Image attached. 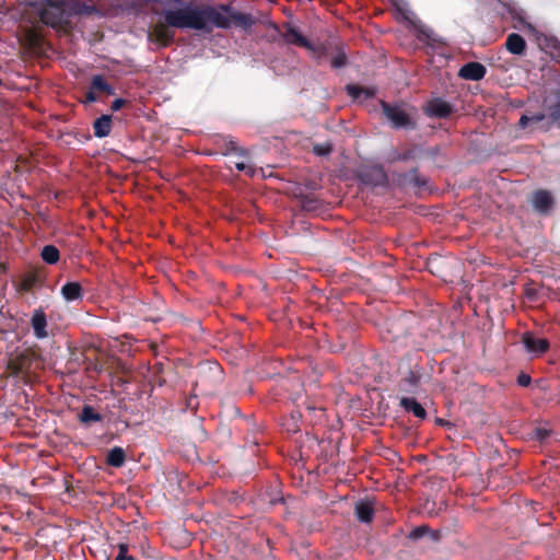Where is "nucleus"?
<instances>
[{
    "label": "nucleus",
    "mask_w": 560,
    "mask_h": 560,
    "mask_svg": "<svg viewBox=\"0 0 560 560\" xmlns=\"http://www.w3.org/2000/svg\"><path fill=\"white\" fill-rule=\"evenodd\" d=\"M158 14L164 19V23H156L150 36L162 46H168L174 40L170 27L211 33L214 28L228 30L232 25L249 31L256 23L252 14L235 11L230 4L223 3L194 5L184 1V4L165 8Z\"/></svg>",
    "instance_id": "f257e3e1"
},
{
    "label": "nucleus",
    "mask_w": 560,
    "mask_h": 560,
    "mask_svg": "<svg viewBox=\"0 0 560 560\" xmlns=\"http://www.w3.org/2000/svg\"><path fill=\"white\" fill-rule=\"evenodd\" d=\"M101 14L92 0H60L39 10V20L51 27L67 23L69 16H91Z\"/></svg>",
    "instance_id": "f03ea898"
},
{
    "label": "nucleus",
    "mask_w": 560,
    "mask_h": 560,
    "mask_svg": "<svg viewBox=\"0 0 560 560\" xmlns=\"http://www.w3.org/2000/svg\"><path fill=\"white\" fill-rule=\"evenodd\" d=\"M383 115L390 121L395 129H415L416 121L399 105L381 102Z\"/></svg>",
    "instance_id": "7ed1b4c3"
},
{
    "label": "nucleus",
    "mask_w": 560,
    "mask_h": 560,
    "mask_svg": "<svg viewBox=\"0 0 560 560\" xmlns=\"http://www.w3.org/2000/svg\"><path fill=\"white\" fill-rule=\"evenodd\" d=\"M359 180L368 186L384 187L388 184L387 174L382 165L363 167L358 174Z\"/></svg>",
    "instance_id": "20e7f679"
},
{
    "label": "nucleus",
    "mask_w": 560,
    "mask_h": 560,
    "mask_svg": "<svg viewBox=\"0 0 560 560\" xmlns=\"http://www.w3.org/2000/svg\"><path fill=\"white\" fill-rule=\"evenodd\" d=\"M522 343L526 352L532 358H538L546 353L550 348V342L546 338L537 337L532 331H526L522 336Z\"/></svg>",
    "instance_id": "39448f33"
},
{
    "label": "nucleus",
    "mask_w": 560,
    "mask_h": 560,
    "mask_svg": "<svg viewBox=\"0 0 560 560\" xmlns=\"http://www.w3.org/2000/svg\"><path fill=\"white\" fill-rule=\"evenodd\" d=\"M530 203L536 212L546 215L553 209L556 200L549 190L537 189L532 194Z\"/></svg>",
    "instance_id": "423d86ee"
},
{
    "label": "nucleus",
    "mask_w": 560,
    "mask_h": 560,
    "mask_svg": "<svg viewBox=\"0 0 560 560\" xmlns=\"http://www.w3.org/2000/svg\"><path fill=\"white\" fill-rule=\"evenodd\" d=\"M422 381V369L415 365L398 382V389L405 394H417Z\"/></svg>",
    "instance_id": "0eeeda50"
},
{
    "label": "nucleus",
    "mask_w": 560,
    "mask_h": 560,
    "mask_svg": "<svg viewBox=\"0 0 560 560\" xmlns=\"http://www.w3.org/2000/svg\"><path fill=\"white\" fill-rule=\"evenodd\" d=\"M283 28L285 30L282 35V39L285 44L296 45L306 48L311 51H316V47L305 36H303L296 27L290 23H284Z\"/></svg>",
    "instance_id": "6e6552de"
},
{
    "label": "nucleus",
    "mask_w": 560,
    "mask_h": 560,
    "mask_svg": "<svg viewBox=\"0 0 560 560\" xmlns=\"http://www.w3.org/2000/svg\"><path fill=\"white\" fill-rule=\"evenodd\" d=\"M454 112V107L443 98L436 97L428 102L425 113L429 117L444 119L450 117Z\"/></svg>",
    "instance_id": "1a4fd4ad"
},
{
    "label": "nucleus",
    "mask_w": 560,
    "mask_h": 560,
    "mask_svg": "<svg viewBox=\"0 0 560 560\" xmlns=\"http://www.w3.org/2000/svg\"><path fill=\"white\" fill-rule=\"evenodd\" d=\"M487 69L480 62L471 61L465 63L458 72V75L465 80L479 81L485 78Z\"/></svg>",
    "instance_id": "9d476101"
},
{
    "label": "nucleus",
    "mask_w": 560,
    "mask_h": 560,
    "mask_svg": "<svg viewBox=\"0 0 560 560\" xmlns=\"http://www.w3.org/2000/svg\"><path fill=\"white\" fill-rule=\"evenodd\" d=\"M31 324L34 330V335L37 339H44L48 336L46 330L47 318L46 314L42 308L34 311L33 316L31 318Z\"/></svg>",
    "instance_id": "9b49d317"
},
{
    "label": "nucleus",
    "mask_w": 560,
    "mask_h": 560,
    "mask_svg": "<svg viewBox=\"0 0 560 560\" xmlns=\"http://www.w3.org/2000/svg\"><path fill=\"white\" fill-rule=\"evenodd\" d=\"M31 366V360L26 355H18L9 360L7 369L12 376H20L27 372Z\"/></svg>",
    "instance_id": "f8f14e48"
},
{
    "label": "nucleus",
    "mask_w": 560,
    "mask_h": 560,
    "mask_svg": "<svg viewBox=\"0 0 560 560\" xmlns=\"http://www.w3.org/2000/svg\"><path fill=\"white\" fill-rule=\"evenodd\" d=\"M61 295L67 302L81 301L83 299V289L79 282L69 281L61 287Z\"/></svg>",
    "instance_id": "ddd939ff"
},
{
    "label": "nucleus",
    "mask_w": 560,
    "mask_h": 560,
    "mask_svg": "<svg viewBox=\"0 0 560 560\" xmlns=\"http://www.w3.org/2000/svg\"><path fill=\"white\" fill-rule=\"evenodd\" d=\"M424 536H429L431 541H439L441 539V533L439 530H432L428 525H420L411 529L407 536L412 541H418Z\"/></svg>",
    "instance_id": "4468645a"
},
{
    "label": "nucleus",
    "mask_w": 560,
    "mask_h": 560,
    "mask_svg": "<svg viewBox=\"0 0 560 560\" xmlns=\"http://www.w3.org/2000/svg\"><path fill=\"white\" fill-rule=\"evenodd\" d=\"M399 406L407 412H412L419 419L427 418V411L423 406L412 397L400 398Z\"/></svg>",
    "instance_id": "2eb2a0df"
},
{
    "label": "nucleus",
    "mask_w": 560,
    "mask_h": 560,
    "mask_svg": "<svg viewBox=\"0 0 560 560\" xmlns=\"http://www.w3.org/2000/svg\"><path fill=\"white\" fill-rule=\"evenodd\" d=\"M505 47L513 55H523L526 49V42L520 34L511 33L506 37Z\"/></svg>",
    "instance_id": "dca6fc26"
},
{
    "label": "nucleus",
    "mask_w": 560,
    "mask_h": 560,
    "mask_svg": "<svg viewBox=\"0 0 560 560\" xmlns=\"http://www.w3.org/2000/svg\"><path fill=\"white\" fill-rule=\"evenodd\" d=\"M93 130L96 138H105L109 136L112 131V116L102 115L96 118L93 122Z\"/></svg>",
    "instance_id": "f3484780"
},
{
    "label": "nucleus",
    "mask_w": 560,
    "mask_h": 560,
    "mask_svg": "<svg viewBox=\"0 0 560 560\" xmlns=\"http://www.w3.org/2000/svg\"><path fill=\"white\" fill-rule=\"evenodd\" d=\"M357 518L362 523H371L374 517L373 504L369 501H359L354 508Z\"/></svg>",
    "instance_id": "a211bd4d"
},
{
    "label": "nucleus",
    "mask_w": 560,
    "mask_h": 560,
    "mask_svg": "<svg viewBox=\"0 0 560 560\" xmlns=\"http://www.w3.org/2000/svg\"><path fill=\"white\" fill-rule=\"evenodd\" d=\"M79 421L84 425H91L94 422H101L103 416L97 412L91 405H84L78 415Z\"/></svg>",
    "instance_id": "6ab92c4d"
},
{
    "label": "nucleus",
    "mask_w": 560,
    "mask_h": 560,
    "mask_svg": "<svg viewBox=\"0 0 560 560\" xmlns=\"http://www.w3.org/2000/svg\"><path fill=\"white\" fill-rule=\"evenodd\" d=\"M548 116V127L556 125L560 128V93L556 95V101L546 107Z\"/></svg>",
    "instance_id": "aec40b11"
},
{
    "label": "nucleus",
    "mask_w": 560,
    "mask_h": 560,
    "mask_svg": "<svg viewBox=\"0 0 560 560\" xmlns=\"http://www.w3.org/2000/svg\"><path fill=\"white\" fill-rule=\"evenodd\" d=\"M346 91L353 100H359L361 96H364V98H372L375 94L373 90L357 84H348L346 86Z\"/></svg>",
    "instance_id": "412c9836"
},
{
    "label": "nucleus",
    "mask_w": 560,
    "mask_h": 560,
    "mask_svg": "<svg viewBox=\"0 0 560 560\" xmlns=\"http://www.w3.org/2000/svg\"><path fill=\"white\" fill-rule=\"evenodd\" d=\"M126 460V454L125 451L121 447H114L112 448L108 454L106 462L109 466L113 467H121L125 464Z\"/></svg>",
    "instance_id": "4be33fe9"
},
{
    "label": "nucleus",
    "mask_w": 560,
    "mask_h": 560,
    "mask_svg": "<svg viewBox=\"0 0 560 560\" xmlns=\"http://www.w3.org/2000/svg\"><path fill=\"white\" fill-rule=\"evenodd\" d=\"M92 90H94L95 92L98 91V92H103L107 95H113L115 94V90L114 88L108 84L106 82V80L104 79L103 75L101 74H96L92 78V81H91V85Z\"/></svg>",
    "instance_id": "5701e85b"
},
{
    "label": "nucleus",
    "mask_w": 560,
    "mask_h": 560,
    "mask_svg": "<svg viewBox=\"0 0 560 560\" xmlns=\"http://www.w3.org/2000/svg\"><path fill=\"white\" fill-rule=\"evenodd\" d=\"M40 256L45 262H47L49 265H54L59 260L60 253L56 246L46 245L43 247Z\"/></svg>",
    "instance_id": "b1692460"
},
{
    "label": "nucleus",
    "mask_w": 560,
    "mask_h": 560,
    "mask_svg": "<svg viewBox=\"0 0 560 560\" xmlns=\"http://www.w3.org/2000/svg\"><path fill=\"white\" fill-rule=\"evenodd\" d=\"M404 179L418 188L425 187L428 179L424 176L419 175L418 168H412L404 175Z\"/></svg>",
    "instance_id": "393cba45"
},
{
    "label": "nucleus",
    "mask_w": 560,
    "mask_h": 560,
    "mask_svg": "<svg viewBox=\"0 0 560 560\" xmlns=\"http://www.w3.org/2000/svg\"><path fill=\"white\" fill-rule=\"evenodd\" d=\"M266 25L270 28V33L267 34V39L270 43H278L280 38H282L283 32L279 27V25L275 22L268 21Z\"/></svg>",
    "instance_id": "a878e982"
},
{
    "label": "nucleus",
    "mask_w": 560,
    "mask_h": 560,
    "mask_svg": "<svg viewBox=\"0 0 560 560\" xmlns=\"http://www.w3.org/2000/svg\"><path fill=\"white\" fill-rule=\"evenodd\" d=\"M38 283H39V277L34 272H30L23 277L22 282H21V288L24 291H31Z\"/></svg>",
    "instance_id": "bb28decb"
},
{
    "label": "nucleus",
    "mask_w": 560,
    "mask_h": 560,
    "mask_svg": "<svg viewBox=\"0 0 560 560\" xmlns=\"http://www.w3.org/2000/svg\"><path fill=\"white\" fill-rule=\"evenodd\" d=\"M301 205L305 211H315L318 208L319 200L312 196H304L301 199Z\"/></svg>",
    "instance_id": "cd10ccee"
},
{
    "label": "nucleus",
    "mask_w": 560,
    "mask_h": 560,
    "mask_svg": "<svg viewBox=\"0 0 560 560\" xmlns=\"http://www.w3.org/2000/svg\"><path fill=\"white\" fill-rule=\"evenodd\" d=\"M313 152L318 156H326L332 152V144L329 142L317 143L313 147Z\"/></svg>",
    "instance_id": "c85d7f7f"
},
{
    "label": "nucleus",
    "mask_w": 560,
    "mask_h": 560,
    "mask_svg": "<svg viewBox=\"0 0 560 560\" xmlns=\"http://www.w3.org/2000/svg\"><path fill=\"white\" fill-rule=\"evenodd\" d=\"M117 548H118V553H117L115 560H137L133 556L128 553V551H129L128 544L120 542V544H118Z\"/></svg>",
    "instance_id": "c756f323"
},
{
    "label": "nucleus",
    "mask_w": 560,
    "mask_h": 560,
    "mask_svg": "<svg viewBox=\"0 0 560 560\" xmlns=\"http://www.w3.org/2000/svg\"><path fill=\"white\" fill-rule=\"evenodd\" d=\"M347 63V56L343 51H338L331 59V67L335 69L341 68Z\"/></svg>",
    "instance_id": "7c9ffc66"
},
{
    "label": "nucleus",
    "mask_w": 560,
    "mask_h": 560,
    "mask_svg": "<svg viewBox=\"0 0 560 560\" xmlns=\"http://www.w3.org/2000/svg\"><path fill=\"white\" fill-rule=\"evenodd\" d=\"M235 167L237 171L244 172L249 177H253L256 174V170L244 162H236Z\"/></svg>",
    "instance_id": "2f4dec72"
},
{
    "label": "nucleus",
    "mask_w": 560,
    "mask_h": 560,
    "mask_svg": "<svg viewBox=\"0 0 560 560\" xmlns=\"http://www.w3.org/2000/svg\"><path fill=\"white\" fill-rule=\"evenodd\" d=\"M226 147H228V151L230 152H237L240 153L241 155H245L246 154V151L242 148H240L236 143V141L230 139L226 143Z\"/></svg>",
    "instance_id": "473e14b6"
},
{
    "label": "nucleus",
    "mask_w": 560,
    "mask_h": 560,
    "mask_svg": "<svg viewBox=\"0 0 560 560\" xmlns=\"http://www.w3.org/2000/svg\"><path fill=\"white\" fill-rule=\"evenodd\" d=\"M516 382L521 387H527L532 382V377L528 374L521 373L517 376Z\"/></svg>",
    "instance_id": "72a5a7b5"
},
{
    "label": "nucleus",
    "mask_w": 560,
    "mask_h": 560,
    "mask_svg": "<svg viewBox=\"0 0 560 560\" xmlns=\"http://www.w3.org/2000/svg\"><path fill=\"white\" fill-rule=\"evenodd\" d=\"M126 103L127 102L124 98H116L115 101H113L110 108L113 112H117V110L121 109Z\"/></svg>",
    "instance_id": "f704fd0d"
},
{
    "label": "nucleus",
    "mask_w": 560,
    "mask_h": 560,
    "mask_svg": "<svg viewBox=\"0 0 560 560\" xmlns=\"http://www.w3.org/2000/svg\"><path fill=\"white\" fill-rule=\"evenodd\" d=\"M549 434H550V432L547 429H541V428L536 429V433H535L536 438L539 441L546 440L549 436Z\"/></svg>",
    "instance_id": "c9c22d12"
},
{
    "label": "nucleus",
    "mask_w": 560,
    "mask_h": 560,
    "mask_svg": "<svg viewBox=\"0 0 560 560\" xmlns=\"http://www.w3.org/2000/svg\"><path fill=\"white\" fill-rule=\"evenodd\" d=\"M529 119H530V122H540L542 120H545L546 118H548L547 114L545 113H536V114H533V115H529Z\"/></svg>",
    "instance_id": "e433bc0d"
},
{
    "label": "nucleus",
    "mask_w": 560,
    "mask_h": 560,
    "mask_svg": "<svg viewBox=\"0 0 560 560\" xmlns=\"http://www.w3.org/2000/svg\"><path fill=\"white\" fill-rule=\"evenodd\" d=\"M97 101V96L95 94V91L92 90V88L90 86V90L85 93V102L86 103H94Z\"/></svg>",
    "instance_id": "4c0bfd02"
},
{
    "label": "nucleus",
    "mask_w": 560,
    "mask_h": 560,
    "mask_svg": "<svg viewBox=\"0 0 560 560\" xmlns=\"http://www.w3.org/2000/svg\"><path fill=\"white\" fill-rule=\"evenodd\" d=\"M529 115H522L520 120H518V126L521 128H526L527 125L530 122V119H529Z\"/></svg>",
    "instance_id": "58836bf2"
},
{
    "label": "nucleus",
    "mask_w": 560,
    "mask_h": 560,
    "mask_svg": "<svg viewBox=\"0 0 560 560\" xmlns=\"http://www.w3.org/2000/svg\"><path fill=\"white\" fill-rule=\"evenodd\" d=\"M413 158V152L411 150L406 151L398 155L397 160L399 161H408Z\"/></svg>",
    "instance_id": "ea45409f"
}]
</instances>
